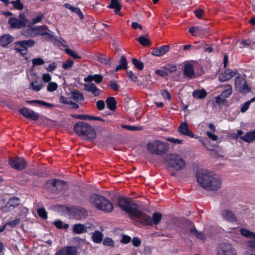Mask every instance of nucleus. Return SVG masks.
<instances>
[{
  "instance_id": "obj_34",
  "label": "nucleus",
  "mask_w": 255,
  "mask_h": 255,
  "mask_svg": "<svg viewBox=\"0 0 255 255\" xmlns=\"http://www.w3.org/2000/svg\"><path fill=\"white\" fill-rule=\"evenodd\" d=\"M71 98L78 103L83 101L84 99L83 94L78 91L71 92Z\"/></svg>"
},
{
  "instance_id": "obj_64",
  "label": "nucleus",
  "mask_w": 255,
  "mask_h": 255,
  "mask_svg": "<svg viewBox=\"0 0 255 255\" xmlns=\"http://www.w3.org/2000/svg\"><path fill=\"white\" fill-rule=\"evenodd\" d=\"M196 16L198 18H202L204 13V10L202 9H198L194 11Z\"/></svg>"
},
{
  "instance_id": "obj_48",
  "label": "nucleus",
  "mask_w": 255,
  "mask_h": 255,
  "mask_svg": "<svg viewBox=\"0 0 255 255\" xmlns=\"http://www.w3.org/2000/svg\"><path fill=\"white\" fill-rule=\"evenodd\" d=\"M103 244L105 246L113 247L115 245V242L111 238L107 237L104 240Z\"/></svg>"
},
{
  "instance_id": "obj_18",
  "label": "nucleus",
  "mask_w": 255,
  "mask_h": 255,
  "mask_svg": "<svg viewBox=\"0 0 255 255\" xmlns=\"http://www.w3.org/2000/svg\"><path fill=\"white\" fill-rule=\"evenodd\" d=\"M221 215L222 218L227 222L233 223L237 221L236 216L234 215L233 212L229 209H223L221 213Z\"/></svg>"
},
{
  "instance_id": "obj_61",
  "label": "nucleus",
  "mask_w": 255,
  "mask_h": 255,
  "mask_svg": "<svg viewBox=\"0 0 255 255\" xmlns=\"http://www.w3.org/2000/svg\"><path fill=\"white\" fill-rule=\"evenodd\" d=\"M216 103L218 105H223L225 102V99L221 95L217 96L215 98Z\"/></svg>"
},
{
  "instance_id": "obj_25",
  "label": "nucleus",
  "mask_w": 255,
  "mask_h": 255,
  "mask_svg": "<svg viewBox=\"0 0 255 255\" xmlns=\"http://www.w3.org/2000/svg\"><path fill=\"white\" fill-rule=\"evenodd\" d=\"M103 77L102 75L99 74H95L93 75H89L84 79V81L85 82L92 83L91 82L94 81L96 83L99 84L102 82Z\"/></svg>"
},
{
  "instance_id": "obj_43",
  "label": "nucleus",
  "mask_w": 255,
  "mask_h": 255,
  "mask_svg": "<svg viewBox=\"0 0 255 255\" xmlns=\"http://www.w3.org/2000/svg\"><path fill=\"white\" fill-rule=\"evenodd\" d=\"M255 102V97L252 98L250 100L245 103L241 108V111L242 113L246 112L249 108L251 103Z\"/></svg>"
},
{
  "instance_id": "obj_4",
  "label": "nucleus",
  "mask_w": 255,
  "mask_h": 255,
  "mask_svg": "<svg viewBox=\"0 0 255 255\" xmlns=\"http://www.w3.org/2000/svg\"><path fill=\"white\" fill-rule=\"evenodd\" d=\"M90 202L96 209L105 212H111L114 209L113 204L105 197L93 194L89 198Z\"/></svg>"
},
{
  "instance_id": "obj_46",
  "label": "nucleus",
  "mask_w": 255,
  "mask_h": 255,
  "mask_svg": "<svg viewBox=\"0 0 255 255\" xmlns=\"http://www.w3.org/2000/svg\"><path fill=\"white\" fill-rule=\"evenodd\" d=\"M138 41L143 46H148L150 45V41L145 37L141 36L138 39Z\"/></svg>"
},
{
  "instance_id": "obj_7",
  "label": "nucleus",
  "mask_w": 255,
  "mask_h": 255,
  "mask_svg": "<svg viewBox=\"0 0 255 255\" xmlns=\"http://www.w3.org/2000/svg\"><path fill=\"white\" fill-rule=\"evenodd\" d=\"M161 219L162 215L160 213L155 212L153 213L151 218L140 211L137 220L144 225H152L153 224H158Z\"/></svg>"
},
{
  "instance_id": "obj_2",
  "label": "nucleus",
  "mask_w": 255,
  "mask_h": 255,
  "mask_svg": "<svg viewBox=\"0 0 255 255\" xmlns=\"http://www.w3.org/2000/svg\"><path fill=\"white\" fill-rule=\"evenodd\" d=\"M165 164L167 166L171 175L175 176L178 171L183 170L186 165L185 160L178 154L172 153L166 155Z\"/></svg>"
},
{
  "instance_id": "obj_27",
  "label": "nucleus",
  "mask_w": 255,
  "mask_h": 255,
  "mask_svg": "<svg viewBox=\"0 0 255 255\" xmlns=\"http://www.w3.org/2000/svg\"><path fill=\"white\" fill-rule=\"evenodd\" d=\"M13 38L9 34H4L0 37V45L1 46H5L11 42Z\"/></svg>"
},
{
  "instance_id": "obj_28",
  "label": "nucleus",
  "mask_w": 255,
  "mask_h": 255,
  "mask_svg": "<svg viewBox=\"0 0 255 255\" xmlns=\"http://www.w3.org/2000/svg\"><path fill=\"white\" fill-rule=\"evenodd\" d=\"M184 73L188 78H192L194 75L193 67L190 63L185 64L184 68Z\"/></svg>"
},
{
  "instance_id": "obj_9",
  "label": "nucleus",
  "mask_w": 255,
  "mask_h": 255,
  "mask_svg": "<svg viewBox=\"0 0 255 255\" xmlns=\"http://www.w3.org/2000/svg\"><path fill=\"white\" fill-rule=\"evenodd\" d=\"M46 188H49L53 192L58 191H63L67 188V185L65 181L59 179H53L48 180L45 185Z\"/></svg>"
},
{
  "instance_id": "obj_62",
  "label": "nucleus",
  "mask_w": 255,
  "mask_h": 255,
  "mask_svg": "<svg viewBox=\"0 0 255 255\" xmlns=\"http://www.w3.org/2000/svg\"><path fill=\"white\" fill-rule=\"evenodd\" d=\"M109 86L114 91H117L119 88L118 84L115 80L111 81Z\"/></svg>"
},
{
  "instance_id": "obj_55",
  "label": "nucleus",
  "mask_w": 255,
  "mask_h": 255,
  "mask_svg": "<svg viewBox=\"0 0 255 255\" xmlns=\"http://www.w3.org/2000/svg\"><path fill=\"white\" fill-rule=\"evenodd\" d=\"M58 85L55 82H50L48 84L47 90L49 92H53L57 89Z\"/></svg>"
},
{
  "instance_id": "obj_36",
  "label": "nucleus",
  "mask_w": 255,
  "mask_h": 255,
  "mask_svg": "<svg viewBox=\"0 0 255 255\" xmlns=\"http://www.w3.org/2000/svg\"><path fill=\"white\" fill-rule=\"evenodd\" d=\"M109 7L115 9V11L118 13L121 9V6L118 0H111Z\"/></svg>"
},
{
  "instance_id": "obj_54",
  "label": "nucleus",
  "mask_w": 255,
  "mask_h": 255,
  "mask_svg": "<svg viewBox=\"0 0 255 255\" xmlns=\"http://www.w3.org/2000/svg\"><path fill=\"white\" fill-rule=\"evenodd\" d=\"M32 63L33 66L41 65L44 63V61L41 58H36L32 60Z\"/></svg>"
},
{
  "instance_id": "obj_44",
  "label": "nucleus",
  "mask_w": 255,
  "mask_h": 255,
  "mask_svg": "<svg viewBox=\"0 0 255 255\" xmlns=\"http://www.w3.org/2000/svg\"><path fill=\"white\" fill-rule=\"evenodd\" d=\"M168 74L176 71L177 67L176 65L173 64H169L164 67Z\"/></svg>"
},
{
  "instance_id": "obj_47",
  "label": "nucleus",
  "mask_w": 255,
  "mask_h": 255,
  "mask_svg": "<svg viewBox=\"0 0 255 255\" xmlns=\"http://www.w3.org/2000/svg\"><path fill=\"white\" fill-rule=\"evenodd\" d=\"M132 63L138 70H142L143 68V63L136 58H132Z\"/></svg>"
},
{
  "instance_id": "obj_17",
  "label": "nucleus",
  "mask_w": 255,
  "mask_h": 255,
  "mask_svg": "<svg viewBox=\"0 0 255 255\" xmlns=\"http://www.w3.org/2000/svg\"><path fill=\"white\" fill-rule=\"evenodd\" d=\"M238 73L237 70L232 71L231 69H226L225 71L219 74L218 79L221 82H225L231 79Z\"/></svg>"
},
{
  "instance_id": "obj_3",
  "label": "nucleus",
  "mask_w": 255,
  "mask_h": 255,
  "mask_svg": "<svg viewBox=\"0 0 255 255\" xmlns=\"http://www.w3.org/2000/svg\"><path fill=\"white\" fill-rule=\"evenodd\" d=\"M118 205L131 218L137 219L140 211L138 210V205L131 199L123 197H120L118 199Z\"/></svg>"
},
{
  "instance_id": "obj_32",
  "label": "nucleus",
  "mask_w": 255,
  "mask_h": 255,
  "mask_svg": "<svg viewBox=\"0 0 255 255\" xmlns=\"http://www.w3.org/2000/svg\"><path fill=\"white\" fill-rule=\"evenodd\" d=\"M43 86L44 84L42 82L39 83L37 81L35 80L30 84L29 89L33 90L35 92H38L39 91Z\"/></svg>"
},
{
  "instance_id": "obj_56",
  "label": "nucleus",
  "mask_w": 255,
  "mask_h": 255,
  "mask_svg": "<svg viewBox=\"0 0 255 255\" xmlns=\"http://www.w3.org/2000/svg\"><path fill=\"white\" fill-rule=\"evenodd\" d=\"M166 140L174 144H179L183 143L182 140L179 139L177 138H175L173 137H168L166 138Z\"/></svg>"
},
{
  "instance_id": "obj_15",
  "label": "nucleus",
  "mask_w": 255,
  "mask_h": 255,
  "mask_svg": "<svg viewBox=\"0 0 255 255\" xmlns=\"http://www.w3.org/2000/svg\"><path fill=\"white\" fill-rule=\"evenodd\" d=\"M9 164L11 167L18 170L23 169L26 165L24 159L19 157L9 158Z\"/></svg>"
},
{
  "instance_id": "obj_30",
  "label": "nucleus",
  "mask_w": 255,
  "mask_h": 255,
  "mask_svg": "<svg viewBox=\"0 0 255 255\" xmlns=\"http://www.w3.org/2000/svg\"><path fill=\"white\" fill-rule=\"evenodd\" d=\"M207 95V92L204 89H197L192 93V96L197 99H202L204 98Z\"/></svg>"
},
{
  "instance_id": "obj_19",
  "label": "nucleus",
  "mask_w": 255,
  "mask_h": 255,
  "mask_svg": "<svg viewBox=\"0 0 255 255\" xmlns=\"http://www.w3.org/2000/svg\"><path fill=\"white\" fill-rule=\"evenodd\" d=\"M235 86L242 92H247L249 91V87L246 84L245 79L241 76L236 77Z\"/></svg>"
},
{
  "instance_id": "obj_50",
  "label": "nucleus",
  "mask_w": 255,
  "mask_h": 255,
  "mask_svg": "<svg viewBox=\"0 0 255 255\" xmlns=\"http://www.w3.org/2000/svg\"><path fill=\"white\" fill-rule=\"evenodd\" d=\"M14 8L18 10H21L23 8V5L21 2L20 0H16L15 1H12L11 2Z\"/></svg>"
},
{
  "instance_id": "obj_14",
  "label": "nucleus",
  "mask_w": 255,
  "mask_h": 255,
  "mask_svg": "<svg viewBox=\"0 0 255 255\" xmlns=\"http://www.w3.org/2000/svg\"><path fill=\"white\" fill-rule=\"evenodd\" d=\"M78 248L75 246H68L61 248L56 252L55 255H77Z\"/></svg>"
},
{
  "instance_id": "obj_58",
  "label": "nucleus",
  "mask_w": 255,
  "mask_h": 255,
  "mask_svg": "<svg viewBox=\"0 0 255 255\" xmlns=\"http://www.w3.org/2000/svg\"><path fill=\"white\" fill-rule=\"evenodd\" d=\"M71 100L65 97L64 96H61L59 98V102L60 103L65 104V105H69Z\"/></svg>"
},
{
  "instance_id": "obj_42",
  "label": "nucleus",
  "mask_w": 255,
  "mask_h": 255,
  "mask_svg": "<svg viewBox=\"0 0 255 255\" xmlns=\"http://www.w3.org/2000/svg\"><path fill=\"white\" fill-rule=\"evenodd\" d=\"M22 34L26 37H31V38L35 37V36H33L34 35H35V33H34V30H33V27L30 28L26 30L22 31Z\"/></svg>"
},
{
  "instance_id": "obj_37",
  "label": "nucleus",
  "mask_w": 255,
  "mask_h": 255,
  "mask_svg": "<svg viewBox=\"0 0 255 255\" xmlns=\"http://www.w3.org/2000/svg\"><path fill=\"white\" fill-rule=\"evenodd\" d=\"M240 232L242 235L245 237L251 239H255V233L252 232L247 229H241Z\"/></svg>"
},
{
  "instance_id": "obj_63",
  "label": "nucleus",
  "mask_w": 255,
  "mask_h": 255,
  "mask_svg": "<svg viewBox=\"0 0 255 255\" xmlns=\"http://www.w3.org/2000/svg\"><path fill=\"white\" fill-rule=\"evenodd\" d=\"M131 241V238L126 235H123L122 236V239L121 240V242L123 244H128Z\"/></svg>"
},
{
  "instance_id": "obj_16",
  "label": "nucleus",
  "mask_w": 255,
  "mask_h": 255,
  "mask_svg": "<svg viewBox=\"0 0 255 255\" xmlns=\"http://www.w3.org/2000/svg\"><path fill=\"white\" fill-rule=\"evenodd\" d=\"M19 113L24 117L32 120L36 121L39 118V114L30 109L23 108L19 110Z\"/></svg>"
},
{
  "instance_id": "obj_23",
  "label": "nucleus",
  "mask_w": 255,
  "mask_h": 255,
  "mask_svg": "<svg viewBox=\"0 0 255 255\" xmlns=\"http://www.w3.org/2000/svg\"><path fill=\"white\" fill-rule=\"evenodd\" d=\"M178 131L179 133L190 137H194V134L188 128V126L186 123H182L178 128Z\"/></svg>"
},
{
  "instance_id": "obj_51",
  "label": "nucleus",
  "mask_w": 255,
  "mask_h": 255,
  "mask_svg": "<svg viewBox=\"0 0 255 255\" xmlns=\"http://www.w3.org/2000/svg\"><path fill=\"white\" fill-rule=\"evenodd\" d=\"M99 61L105 65H110V59L107 56L105 55H101L99 58Z\"/></svg>"
},
{
  "instance_id": "obj_12",
  "label": "nucleus",
  "mask_w": 255,
  "mask_h": 255,
  "mask_svg": "<svg viewBox=\"0 0 255 255\" xmlns=\"http://www.w3.org/2000/svg\"><path fill=\"white\" fill-rule=\"evenodd\" d=\"M95 229V226L90 223L85 224H76L73 226V232L77 234L84 233H90Z\"/></svg>"
},
{
  "instance_id": "obj_53",
  "label": "nucleus",
  "mask_w": 255,
  "mask_h": 255,
  "mask_svg": "<svg viewBox=\"0 0 255 255\" xmlns=\"http://www.w3.org/2000/svg\"><path fill=\"white\" fill-rule=\"evenodd\" d=\"M20 218H17L14 220L7 222L5 225L9 226L11 227H14L19 224Z\"/></svg>"
},
{
  "instance_id": "obj_40",
  "label": "nucleus",
  "mask_w": 255,
  "mask_h": 255,
  "mask_svg": "<svg viewBox=\"0 0 255 255\" xmlns=\"http://www.w3.org/2000/svg\"><path fill=\"white\" fill-rule=\"evenodd\" d=\"M20 41L16 42L15 44L19 46V47H16L15 49L17 51V52H19L22 55H25L27 53V50L26 49L25 46L22 47V46L19 43Z\"/></svg>"
},
{
  "instance_id": "obj_45",
  "label": "nucleus",
  "mask_w": 255,
  "mask_h": 255,
  "mask_svg": "<svg viewBox=\"0 0 255 255\" xmlns=\"http://www.w3.org/2000/svg\"><path fill=\"white\" fill-rule=\"evenodd\" d=\"M65 52L68 55H69L71 57H73V58L80 59L81 58V57L77 52H76L75 51H74L70 49L67 48L65 50Z\"/></svg>"
},
{
  "instance_id": "obj_20",
  "label": "nucleus",
  "mask_w": 255,
  "mask_h": 255,
  "mask_svg": "<svg viewBox=\"0 0 255 255\" xmlns=\"http://www.w3.org/2000/svg\"><path fill=\"white\" fill-rule=\"evenodd\" d=\"M85 91L91 92L95 97L99 96L101 94V90L93 83H88L84 85Z\"/></svg>"
},
{
  "instance_id": "obj_60",
  "label": "nucleus",
  "mask_w": 255,
  "mask_h": 255,
  "mask_svg": "<svg viewBox=\"0 0 255 255\" xmlns=\"http://www.w3.org/2000/svg\"><path fill=\"white\" fill-rule=\"evenodd\" d=\"M96 106L99 110H103L105 107V104L103 101L99 100L96 103Z\"/></svg>"
},
{
  "instance_id": "obj_1",
  "label": "nucleus",
  "mask_w": 255,
  "mask_h": 255,
  "mask_svg": "<svg viewBox=\"0 0 255 255\" xmlns=\"http://www.w3.org/2000/svg\"><path fill=\"white\" fill-rule=\"evenodd\" d=\"M197 180L199 185L209 191H217L222 186L221 179L213 172L206 170L197 172Z\"/></svg>"
},
{
  "instance_id": "obj_49",
  "label": "nucleus",
  "mask_w": 255,
  "mask_h": 255,
  "mask_svg": "<svg viewBox=\"0 0 255 255\" xmlns=\"http://www.w3.org/2000/svg\"><path fill=\"white\" fill-rule=\"evenodd\" d=\"M74 62L71 59H68L62 64V68L65 70H67L71 68L73 65Z\"/></svg>"
},
{
  "instance_id": "obj_8",
  "label": "nucleus",
  "mask_w": 255,
  "mask_h": 255,
  "mask_svg": "<svg viewBox=\"0 0 255 255\" xmlns=\"http://www.w3.org/2000/svg\"><path fill=\"white\" fill-rule=\"evenodd\" d=\"M216 255H237L233 246L227 243L219 244L216 247Z\"/></svg>"
},
{
  "instance_id": "obj_57",
  "label": "nucleus",
  "mask_w": 255,
  "mask_h": 255,
  "mask_svg": "<svg viewBox=\"0 0 255 255\" xmlns=\"http://www.w3.org/2000/svg\"><path fill=\"white\" fill-rule=\"evenodd\" d=\"M37 214L42 218H43V219L47 218V213H46L45 210L43 208L38 209Z\"/></svg>"
},
{
  "instance_id": "obj_35",
  "label": "nucleus",
  "mask_w": 255,
  "mask_h": 255,
  "mask_svg": "<svg viewBox=\"0 0 255 255\" xmlns=\"http://www.w3.org/2000/svg\"><path fill=\"white\" fill-rule=\"evenodd\" d=\"M128 62L125 56L123 55L120 61L119 65L116 68L115 71H118L122 69H126L127 68Z\"/></svg>"
},
{
  "instance_id": "obj_33",
  "label": "nucleus",
  "mask_w": 255,
  "mask_h": 255,
  "mask_svg": "<svg viewBox=\"0 0 255 255\" xmlns=\"http://www.w3.org/2000/svg\"><path fill=\"white\" fill-rule=\"evenodd\" d=\"M108 108L112 111H114L116 109L117 102L114 97H109L106 101Z\"/></svg>"
},
{
  "instance_id": "obj_10",
  "label": "nucleus",
  "mask_w": 255,
  "mask_h": 255,
  "mask_svg": "<svg viewBox=\"0 0 255 255\" xmlns=\"http://www.w3.org/2000/svg\"><path fill=\"white\" fill-rule=\"evenodd\" d=\"M185 229L180 231L181 234H186L189 232L198 239L202 240H205V235L202 232H198L195 228L194 225L192 222L186 221L185 224Z\"/></svg>"
},
{
  "instance_id": "obj_6",
  "label": "nucleus",
  "mask_w": 255,
  "mask_h": 255,
  "mask_svg": "<svg viewBox=\"0 0 255 255\" xmlns=\"http://www.w3.org/2000/svg\"><path fill=\"white\" fill-rule=\"evenodd\" d=\"M146 149L152 154L162 156L168 151L169 145L159 140H153L147 143Z\"/></svg>"
},
{
  "instance_id": "obj_21",
  "label": "nucleus",
  "mask_w": 255,
  "mask_h": 255,
  "mask_svg": "<svg viewBox=\"0 0 255 255\" xmlns=\"http://www.w3.org/2000/svg\"><path fill=\"white\" fill-rule=\"evenodd\" d=\"M73 213L75 218L78 220L84 219L88 216L87 211L84 208L81 207L74 208L73 209Z\"/></svg>"
},
{
  "instance_id": "obj_22",
  "label": "nucleus",
  "mask_w": 255,
  "mask_h": 255,
  "mask_svg": "<svg viewBox=\"0 0 255 255\" xmlns=\"http://www.w3.org/2000/svg\"><path fill=\"white\" fill-rule=\"evenodd\" d=\"M170 49L169 45H163L162 46L156 47L153 49L151 51V54L156 56H161L165 54Z\"/></svg>"
},
{
  "instance_id": "obj_52",
  "label": "nucleus",
  "mask_w": 255,
  "mask_h": 255,
  "mask_svg": "<svg viewBox=\"0 0 255 255\" xmlns=\"http://www.w3.org/2000/svg\"><path fill=\"white\" fill-rule=\"evenodd\" d=\"M44 18V14L40 13L31 20L32 23L34 24L40 22Z\"/></svg>"
},
{
  "instance_id": "obj_59",
  "label": "nucleus",
  "mask_w": 255,
  "mask_h": 255,
  "mask_svg": "<svg viewBox=\"0 0 255 255\" xmlns=\"http://www.w3.org/2000/svg\"><path fill=\"white\" fill-rule=\"evenodd\" d=\"M57 66V65L55 62H52L48 67H46L45 69L47 71L51 72L56 68Z\"/></svg>"
},
{
  "instance_id": "obj_31",
  "label": "nucleus",
  "mask_w": 255,
  "mask_h": 255,
  "mask_svg": "<svg viewBox=\"0 0 255 255\" xmlns=\"http://www.w3.org/2000/svg\"><path fill=\"white\" fill-rule=\"evenodd\" d=\"M65 8L71 10L72 12L76 13L79 17L80 19H83L84 15L80 10V9L77 7H74L69 3H66L64 4Z\"/></svg>"
},
{
  "instance_id": "obj_11",
  "label": "nucleus",
  "mask_w": 255,
  "mask_h": 255,
  "mask_svg": "<svg viewBox=\"0 0 255 255\" xmlns=\"http://www.w3.org/2000/svg\"><path fill=\"white\" fill-rule=\"evenodd\" d=\"M27 20L24 13L19 15L18 18L11 17L8 19V23L13 28L20 29L24 27L27 24Z\"/></svg>"
},
{
  "instance_id": "obj_41",
  "label": "nucleus",
  "mask_w": 255,
  "mask_h": 255,
  "mask_svg": "<svg viewBox=\"0 0 255 255\" xmlns=\"http://www.w3.org/2000/svg\"><path fill=\"white\" fill-rule=\"evenodd\" d=\"M19 210L20 212L18 213V215L21 219H23L25 217L28 213V209L23 206L19 207Z\"/></svg>"
},
{
  "instance_id": "obj_38",
  "label": "nucleus",
  "mask_w": 255,
  "mask_h": 255,
  "mask_svg": "<svg viewBox=\"0 0 255 255\" xmlns=\"http://www.w3.org/2000/svg\"><path fill=\"white\" fill-rule=\"evenodd\" d=\"M225 87L227 88V89L223 91L221 94V96L224 99L229 97L232 93V87L231 85L228 84Z\"/></svg>"
},
{
  "instance_id": "obj_5",
  "label": "nucleus",
  "mask_w": 255,
  "mask_h": 255,
  "mask_svg": "<svg viewBox=\"0 0 255 255\" xmlns=\"http://www.w3.org/2000/svg\"><path fill=\"white\" fill-rule=\"evenodd\" d=\"M75 132L79 135L83 136L90 141L96 137V132L95 129L87 123L79 122L76 123L74 127Z\"/></svg>"
},
{
  "instance_id": "obj_26",
  "label": "nucleus",
  "mask_w": 255,
  "mask_h": 255,
  "mask_svg": "<svg viewBox=\"0 0 255 255\" xmlns=\"http://www.w3.org/2000/svg\"><path fill=\"white\" fill-rule=\"evenodd\" d=\"M92 234L91 238L95 243L99 244L103 240V234L99 231H95L94 232L90 233Z\"/></svg>"
},
{
  "instance_id": "obj_13",
  "label": "nucleus",
  "mask_w": 255,
  "mask_h": 255,
  "mask_svg": "<svg viewBox=\"0 0 255 255\" xmlns=\"http://www.w3.org/2000/svg\"><path fill=\"white\" fill-rule=\"evenodd\" d=\"M33 30L35 33V35L33 36L35 37L39 35L45 36L46 38L48 39H51L53 37L52 31L46 26L42 25L34 27Z\"/></svg>"
},
{
  "instance_id": "obj_39",
  "label": "nucleus",
  "mask_w": 255,
  "mask_h": 255,
  "mask_svg": "<svg viewBox=\"0 0 255 255\" xmlns=\"http://www.w3.org/2000/svg\"><path fill=\"white\" fill-rule=\"evenodd\" d=\"M19 43L22 46V47L25 46L26 49H27V48L33 46L35 44V42L32 39H28L27 40L20 41Z\"/></svg>"
},
{
  "instance_id": "obj_24",
  "label": "nucleus",
  "mask_w": 255,
  "mask_h": 255,
  "mask_svg": "<svg viewBox=\"0 0 255 255\" xmlns=\"http://www.w3.org/2000/svg\"><path fill=\"white\" fill-rule=\"evenodd\" d=\"M19 204V200L18 198L13 197L11 198L5 205L7 211H10Z\"/></svg>"
},
{
  "instance_id": "obj_29",
  "label": "nucleus",
  "mask_w": 255,
  "mask_h": 255,
  "mask_svg": "<svg viewBox=\"0 0 255 255\" xmlns=\"http://www.w3.org/2000/svg\"><path fill=\"white\" fill-rule=\"evenodd\" d=\"M241 138L245 142H251L255 139V130L247 132L244 135L242 136Z\"/></svg>"
}]
</instances>
